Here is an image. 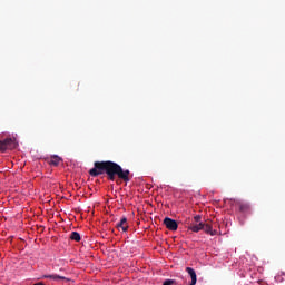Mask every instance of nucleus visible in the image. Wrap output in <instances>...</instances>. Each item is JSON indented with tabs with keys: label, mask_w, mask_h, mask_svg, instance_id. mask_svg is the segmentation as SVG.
I'll list each match as a JSON object with an SVG mask.
<instances>
[{
	"label": "nucleus",
	"mask_w": 285,
	"mask_h": 285,
	"mask_svg": "<svg viewBox=\"0 0 285 285\" xmlns=\"http://www.w3.org/2000/svg\"><path fill=\"white\" fill-rule=\"evenodd\" d=\"M90 177H99V175H107L109 181H115V177L122 179V181H130V170L121 168V166L112 160L95 161L94 168L89 170Z\"/></svg>",
	"instance_id": "1"
},
{
	"label": "nucleus",
	"mask_w": 285,
	"mask_h": 285,
	"mask_svg": "<svg viewBox=\"0 0 285 285\" xmlns=\"http://www.w3.org/2000/svg\"><path fill=\"white\" fill-rule=\"evenodd\" d=\"M17 148V140L13 138H6L0 140V153H6V150H14Z\"/></svg>",
	"instance_id": "2"
},
{
	"label": "nucleus",
	"mask_w": 285,
	"mask_h": 285,
	"mask_svg": "<svg viewBox=\"0 0 285 285\" xmlns=\"http://www.w3.org/2000/svg\"><path fill=\"white\" fill-rule=\"evenodd\" d=\"M163 224H165L166 228L168 230H177V228H179V225L177 224V220L173 219V218H169V217H166L163 222Z\"/></svg>",
	"instance_id": "3"
},
{
	"label": "nucleus",
	"mask_w": 285,
	"mask_h": 285,
	"mask_svg": "<svg viewBox=\"0 0 285 285\" xmlns=\"http://www.w3.org/2000/svg\"><path fill=\"white\" fill-rule=\"evenodd\" d=\"M128 218H126V217H122L121 219H120V222L119 223H117V225H116V228H118V230H122V233H127L128 232Z\"/></svg>",
	"instance_id": "4"
},
{
	"label": "nucleus",
	"mask_w": 285,
	"mask_h": 285,
	"mask_svg": "<svg viewBox=\"0 0 285 285\" xmlns=\"http://www.w3.org/2000/svg\"><path fill=\"white\" fill-rule=\"evenodd\" d=\"M43 278L45 279H53V282H59V279H61L62 282H70V278L60 276L58 274L45 275Z\"/></svg>",
	"instance_id": "5"
},
{
	"label": "nucleus",
	"mask_w": 285,
	"mask_h": 285,
	"mask_svg": "<svg viewBox=\"0 0 285 285\" xmlns=\"http://www.w3.org/2000/svg\"><path fill=\"white\" fill-rule=\"evenodd\" d=\"M62 161L63 159H61V157H59L58 155H53L48 160V164L49 166H59V164H61Z\"/></svg>",
	"instance_id": "6"
},
{
	"label": "nucleus",
	"mask_w": 285,
	"mask_h": 285,
	"mask_svg": "<svg viewBox=\"0 0 285 285\" xmlns=\"http://www.w3.org/2000/svg\"><path fill=\"white\" fill-rule=\"evenodd\" d=\"M203 230H205L207 235H212V237L217 235V230H213V226L210 224L203 223Z\"/></svg>",
	"instance_id": "7"
},
{
	"label": "nucleus",
	"mask_w": 285,
	"mask_h": 285,
	"mask_svg": "<svg viewBox=\"0 0 285 285\" xmlns=\"http://www.w3.org/2000/svg\"><path fill=\"white\" fill-rule=\"evenodd\" d=\"M203 228H204V223L191 224L189 226V230H191L193 233H199V230H203Z\"/></svg>",
	"instance_id": "8"
},
{
	"label": "nucleus",
	"mask_w": 285,
	"mask_h": 285,
	"mask_svg": "<svg viewBox=\"0 0 285 285\" xmlns=\"http://www.w3.org/2000/svg\"><path fill=\"white\" fill-rule=\"evenodd\" d=\"M238 209L240 213H248V210H250V205L246 203H238Z\"/></svg>",
	"instance_id": "9"
},
{
	"label": "nucleus",
	"mask_w": 285,
	"mask_h": 285,
	"mask_svg": "<svg viewBox=\"0 0 285 285\" xmlns=\"http://www.w3.org/2000/svg\"><path fill=\"white\" fill-rule=\"evenodd\" d=\"M70 239L72 242H81V235L78 232H72L70 234Z\"/></svg>",
	"instance_id": "10"
},
{
	"label": "nucleus",
	"mask_w": 285,
	"mask_h": 285,
	"mask_svg": "<svg viewBox=\"0 0 285 285\" xmlns=\"http://www.w3.org/2000/svg\"><path fill=\"white\" fill-rule=\"evenodd\" d=\"M163 285H177V281L175 279H165Z\"/></svg>",
	"instance_id": "11"
},
{
	"label": "nucleus",
	"mask_w": 285,
	"mask_h": 285,
	"mask_svg": "<svg viewBox=\"0 0 285 285\" xmlns=\"http://www.w3.org/2000/svg\"><path fill=\"white\" fill-rule=\"evenodd\" d=\"M194 222H196V224H202L200 222H202V216L200 215H196L195 217H194Z\"/></svg>",
	"instance_id": "12"
}]
</instances>
